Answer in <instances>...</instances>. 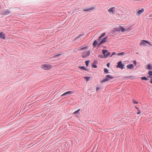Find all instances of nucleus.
Wrapping results in <instances>:
<instances>
[{
    "label": "nucleus",
    "instance_id": "20e7f679",
    "mask_svg": "<svg viewBox=\"0 0 152 152\" xmlns=\"http://www.w3.org/2000/svg\"><path fill=\"white\" fill-rule=\"evenodd\" d=\"M88 46L86 45H84L78 48V50L80 51L84 50H87L88 49Z\"/></svg>",
    "mask_w": 152,
    "mask_h": 152
},
{
    "label": "nucleus",
    "instance_id": "4c0bfd02",
    "mask_svg": "<svg viewBox=\"0 0 152 152\" xmlns=\"http://www.w3.org/2000/svg\"><path fill=\"white\" fill-rule=\"evenodd\" d=\"M133 62L134 64V65H136V61L135 60H134V61H133Z\"/></svg>",
    "mask_w": 152,
    "mask_h": 152
},
{
    "label": "nucleus",
    "instance_id": "423d86ee",
    "mask_svg": "<svg viewBox=\"0 0 152 152\" xmlns=\"http://www.w3.org/2000/svg\"><path fill=\"white\" fill-rule=\"evenodd\" d=\"M108 11L109 13L114 14L115 12V8L114 7H111L108 10Z\"/></svg>",
    "mask_w": 152,
    "mask_h": 152
},
{
    "label": "nucleus",
    "instance_id": "c85d7f7f",
    "mask_svg": "<svg viewBox=\"0 0 152 152\" xmlns=\"http://www.w3.org/2000/svg\"><path fill=\"white\" fill-rule=\"evenodd\" d=\"M84 78L85 79H86V80H87V81H88L89 80V77H84Z\"/></svg>",
    "mask_w": 152,
    "mask_h": 152
},
{
    "label": "nucleus",
    "instance_id": "c03bdc74",
    "mask_svg": "<svg viewBox=\"0 0 152 152\" xmlns=\"http://www.w3.org/2000/svg\"><path fill=\"white\" fill-rule=\"evenodd\" d=\"M76 113V111H75L74 112V113Z\"/></svg>",
    "mask_w": 152,
    "mask_h": 152
},
{
    "label": "nucleus",
    "instance_id": "72a5a7b5",
    "mask_svg": "<svg viewBox=\"0 0 152 152\" xmlns=\"http://www.w3.org/2000/svg\"><path fill=\"white\" fill-rule=\"evenodd\" d=\"M92 66V67L94 68H96L97 67V66L96 65L93 64Z\"/></svg>",
    "mask_w": 152,
    "mask_h": 152
},
{
    "label": "nucleus",
    "instance_id": "9d476101",
    "mask_svg": "<svg viewBox=\"0 0 152 152\" xmlns=\"http://www.w3.org/2000/svg\"><path fill=\"white\" fill-rule=\"evenodd\" d=\"M0 38L3 39H5V36L3 32H0Z\"/></svg>",
    "mask_w": 152,
    "mask_h": 152
},
{
    "label": "nucleus",
    "instance_id": "ddd939ff",
    "mask_svg": "<svg viewBox=\"0 0 152 152\" xmlns=\"http://www.w3.org/2000/svg\"><path fill=\"white\" fill-rule=\"evenodd\" d=\"M105 33H103L99 37V38L97 39V40L98 41H99L102 38L104 37L105 36Z\"/></svg>",
    "mask_w": 152,
    "mask_h": 152
},
{
    "label": "nucleus",
    "instance_id": "4468645a",
    "mask_svg": "<svg viewBox=\"0 0 152 152\" xmlns=\"http://www.w3.org/2000/svg\"><path fill=\"white\" fill-rule=\"evenodd\" d=\"M105 33H103L99 37V38L97 39V40L98 41H99L102 38L104 37L105 36Z\"/></svg>",
    "mask_w": 152,
    "mask_h": 152
},
{
    "label": "nucleus",
    "instance_id": "f03ea898",
    "mask_svg": "<svg viewBox=\"0 0 152 152\" xmlns=\"http://www.w3.org/2000/svg\"><path fill=\"white\" fill-rule=\"evenodd\" d=\"M102 53L104 55V58H106L108 57L110 54V53L107 50L103 49L102 51Z\"/></svg>",
    "mask_w": 152,
    "mask_h": 152
},
{
    "label": "nucleus",
    "instance_id": "f8f14e48",
    "mask_svg": "<svg viewBox=\"0 0 152 152\" xmlns=\"http://www.w3.org/2000/svg\"><path fill=\"white\" fill-rule=\"evenodd\" d=\"M126 67L128 69H132L134 68V65L133 64H131L127 65Z\"/></svg>",
    "mask_w": 152,
    "mask_h": 152
},
{
    "label": "nucleus",
    "instance_id": "6ab92c4d",
    "mask_svg": "<svg viewBox=\"0 0 152 152\" xmlns=\"http://www.w3.org/2000/svg\"><path fill=\"white\" fill-rule=\"evenodd\" d=\"M132 103L134 104H137L138 103V102L136 101L134 99H133L132 100Z\"/></svg>",
    "mask_w": 152,
    "mask_h": 152
},
{
    "label": "nucleus",
    "instance_id": "f3484780",
    "mask_svg": "<svg viewBox=\"0 0 152 152\" xmlns=\"http://www.w3.org/2000/svg\"><path fill=\"white\" fill-rule=\"evenodd\" d=\"M97 41L95 40L94 41V42L93 44V45L94 47H95L97 44Z\"/></svg>",
    "mask_w": 152,
    "mask_h": 152
},
{
    "label": "nucleus",
    "instance_id": "39448f33",
    "mask_svg": "<svg viewBox=\"0 0 152 152\" xmlns=\"http://www.w3.org/2000/svg\"><path fill=\"white\" fill-rule=\"evenodd\" d=\"M90 51H87L84 53L82 55V57L83 58H86L88 56L90 55Z\"/></svg>",
    "mask_w": 152,
    "mask_h": 152
},
{
    "label": "nucleus",
    "instance_id": "5701e85b",
    "mask_svg": "<svg viewBox=\"0 0 152 152\" xmlns=\"http://www.w3.org/2000/svg\"><path fill=\"white\" fill-rule=\"evenodd\" d=\"M86 64L87 66H88L89 65V61H85Z\"/></svg>",
    "mask_w": 152,
    "mask_h": 152
},
{
    "label": "nucleus",
    "instance_id": "2f4dec72",
    "mask_svg": "<svg viewBox=\"0 0 152 152\" xmlns=\"http://www.w3.org/2000/svg\"><path fill=\"white\" fill-rule=\"evenodd\" d=\"M148 74L150 75H152V71H149Z\"/></svg>",
    "mask_w": 152,
    "mask_h": 152
},
{
    "label": "nucleus",
    "instance_id": "cd10ccee",
    "mask_svg": "<svg viewBox=\"0 0 152 152\" xmlns=\"http://www.w3.org/2000/svg\"><path fill=\"white\" fill-rule=\"evenodd\" d=\"M124 54V52H122L121 53H118L117 55L118 56H120V55H123Z\"/></svg>",
    "mask_w": 152,
    "mask_h": 152
},
{
    "label": "nucleus",
    "instance_id": "aec40b11",
    "mask_svg": "<svg viewBox=\"0 0 152 152\" xmlns=\"http://www.w3.org/2000/svg\"><path fill=\"white\" fill-rule=\"evenodd\" d=\"M61 54H58V53H56L55 56H54V57L56 58L57 57L60 56Z\"/></svg>",
    "mask_w": 152,
    "mask_h": 152
},
{
    "label": "nucleus",
    "instance_id": "0eeeda50",
    "mask_svg": "<svg viewBox=\"0 0 152 152\" xmlns=\"http://www.w3.org/2000/svg\"><path fill=\"white\" fill-rule=\"evenodd\" d=\"M124 65L123 64L121 61H120L118 63V64L117 66V67L121 69L124 68L123 66Z\"/></svg>",
    "mask_w": 152,
    "mask_h": 152
},
{
    "label": "nucleus",
    "instance_id": "f257e3e1",
    "mask_svg": "<svg viewBox=\"0 0 152 152\" xmlns=\"http://www.w3.org/2000/svg\"><path fill=\"white\" fill-rule=\"evenodd\" d=\"M52 67V66L48 64H44L41 66V68L45 70H49L51 69Z\"/></svg>",
    "mask_w": 152,
    "mask_h": 152
},
{
    "label": "nucleus",
    "instance_id": "4be33fe9",
    "mask_svg": "<svg viewBox=\"0 0 152 152\" xmlns=\"http://www.w3.org/2000/svg\"><path fill=\"white\" fill-rule=\"evenodd\" d=\"M142 41L144 42H145L147 43L150 46H152V45L149 42H148V41H146V40H143V41Z\"/></svg>",
    "mask_w": 152,
    "mask_h": 152
},
{
    "label": "nucleus",
    "instance_id": "412c9836",
    "mask_svg": "<svg viewBox=\"0 0 152 152\" xmlns=\"http://www.w3.org/2000/svg\"><path fill=\"white\" fill-rule=\"evenodd\" d=\"M120 31H121L122 32H123L124 31L125 29L124 28L122 27H120Z\"/></svg>",
    "mask_w": 152,
    "mask_h": 152
},
{
    "label": "nucleus",
    "instance_id": "a211bd4d",
    "mask_svg": "<svg viewBox=\"0 0 152 152\" xmlns=\"http://www.w3.org/2000/svg\"><path fill=\"white\" fill-rule=\"evenodd\" d=\"M80 110V109H79L77 110V117H80V116H79L78 114H79V111Z\"/></svg>",
    "mask_w": 152,
    "mask_h": 152
},
{
    "label": "nucleus",
    "instance_id": "ea45409f",
    "mask_svg": "<svg viewBox=\"0 0 152 152\" xmlns=\"http://www.w3.org/2000/svg\"><path fill=\"white\" fill-rule=\"evenodd\" d=\"M135 108H136V109H137V110H138V109H139V108H138V107H136V106H135Z\"/></svg>",
    "mask_w": 152,
    "mask_h": 152
},
{
    "label": "nucleus",
    "instance_id": "bb28decb",
    "mask_svg": "<svg viewBox=\"0 0 152 152\" xmlns=\"http://www.w3.org/2000/svg\"><path fill=\"white\" fill-rule=\"evenodd\" d=\"M79 67L81 69L87 70V69H85V68L84 67V66H80V67Z\"/></svg>",
    "mask_w": 152,
    "mask_h": 152
},
{
    "label": "nucleus",
    "instance_id": "6e6552de",
    "mask_svg": "<svg viewBox=\"0 0 152 152\" xmlns=\"http://www.w3.org/2000/svg\"><path fill=\"white\" fill-rule=\"evenodd\" d=\"M107 37H106L104 38L100 42V43L99 44V46H100L102 44L105 42L107 40Z\"/></svg>",
    "mask_w": 152,
    "mask_h": 152
},
{
    "label": "nucleus",
    "instance_id": "f704fd0d",
    "mask_svg": "<svg viewBox=\"0 0 152 152\" xmlns=\"http://www.w3.org/2000/svg\"><path fill=\"white\" fill-rule=\"evenodd\" d=\"M116 54V53L115 52H113L112 54V55L111 56H110V57H112V56H113V55H115V54Z\"/></svg>",
    "mask_w": 152,
    "mask_h": 152
},
{
    "label": "nucleus",
    "instance_id": "c756f323",
    "mask_svg": "<svg viewBox=\"0 0 152 152\" xmlns=\"http://www.w3.org/2000/svg\"><path fill=\"white\" fill-rule=\"evenodd\" d=\"M143 42H144L143 41V42H141L140 44V45L144 46L145 45V43Z\"/></svg>",
    "mask_w": 152,
    "mask_h": 152
},
{
    "label": "nucleus",
    "instance_id": "473e14b6",
    "mask_svg": "<svg viewBox=\"0 0 152 152\" xmlns=\"http://www.w3.org/2000/svg\"><path fill=\"white\" fill-rule=\"evenodd\" d=\"M151 65H148L147 66V68H148L149 69H150L151 68Z\"/></svg>",
    "mask_w": 152,
    "mask_h": 152
},
{
    "label": "nucleus",
    "instance_id": "b1692460",
    "mask_svg": "<svg viewBox=\"0 0 152 152\" xmlns=\"http://www.w3.org/2000/svg\"><path fill=\"white\" fill-rule=\"evenodd\" d=\"M141 79L142 80H147V79L146 77H141Z\"/></svg>",
    "mask_w": 152,
    "mask_h": 152
},
{
    "label": "nucleus",
    "instance_id": "37998d69",
    "mask_svg": "<svg viewBox=\"0 0 152 152\" xmlns=\"http://www.w3.org/2000/svg\"><path fill=\"white\" fill-rule=\"evenodd\" d=\"M150 82L152 84V80L150 81Z\"/></svg>",
    "mask_w": 152,
    "mask_h": 152
},
{
    "label": "nucleus",
    "instance_id": "2eb2a0df",
    "mask_svg": "<svg viewBox=\"0 0 152 152\" xmlns=\"http://www.w3.org/2000/svg\"><path fill=\"white\" fill-rule=\"evenodd\" d=\"M73 93V92L72 91H68L63 94L62 95H66L68 94H72Z\"/></svg>",
    "mask_w": 152,
    "mask_h": 152
},
{
    "label": "nucleus",
    "instance_id": "e433bc0d",
    "mask_svg": "<svg viewBox=\"0 0 152 152\" xmlns=\"http://www.w3.org/2000/svg\"><path fill=\"white\" fill-rule=\"evenodd\" d=\"M99 56L101 58H103V56L102 55H99Z\"/></svg>",
    "mask_w": 152,
    "mask_h": 152
},
{
    "label": "nucleus",
    "instance_id": "58836bf2",
    "mask_svg": "<svg viewBox=\"0 0 152 152\" xmlns=\"http://www.w3.org/2000/svg\"><path fill=\"white\" fill-rule=\"evenodd\" d=\"M110 64L109 63H107V66L109 67V66H110Z\"/></svg>",
    "mask_w": 152,
    "mask_h": 152
},
{
    "label": "nucleus",
    "instance_id": "1a4fd4ad",
    "mask_svg": "<svg viewBox=\"0 0 152 152\" xmlns=\"http://www.w3.org/2000/svg\"><path fill=\"white\" fill-rule=\"evenodd\" d=\"M84 34H81L79 35L77 37V39H78L79 38H80V39L83 41L84 39Z\"/></svg>",
    "mask_w": 152,
    "mask_h": 152
},
{
    "label": "nucleus",
    "instance_id": "a19ab883",
    "mask_svg": "<svg viewBox=\"0 0 152 152\" xmlns=\"http://www.w3.org/2000/svg\"><path fill=\"white\" fill-rule=\"evenodd\" d=\"M82 140V141H83V139H80V141H81V140Z\"/></svg>",
    "mask_w": 152,
    "mask_h": 152
},
{
    "label": "nucleus",
    "instance_id": "dca6fc26",
    "mask_svg": "<svg viewBox=\"0 0 152 152\" xmlns=\"http://www.w3.org/2000/svg\"><path fill=\"white\" fill-rule=\"evenodd\" d=\"M94 7H91L90 8H87V9H85L83 10L85 11H88L90 10H91L94 9Z\"/></svg>",
    "mask_w": 152,
    "mask_h": 152
},
{
    "label": "nucleus",
    "instance_id": "79ce46f5",
    "mask_svg": "<svg viewBox=\"0 0 152 152\" xmlns=\"http://www.w3.org/2000/svg\"><path fill=\"white\" fill-rule=\"evenodd\" d=\"M94 149H93V150L91 151V152H93V151H94Z\"/></svg>",
    "mask_w": 152,
    "mask_h": 152
},
{
    "label": "nucleus",
    "instance_id": "393cba45",
    "mask_svg": "<svg viewBox=\"0 0 152 152\" xmlns=\"http://www.w3.org/2000/svg\"><path fill=\"white\" fill-rule=\"evenodd\" d=\"M141 113V110L139 109L137 110V113L138 115L140 114Z\"/></svg>",
    "mask_w": 152,
    "mask_h": 152
},
{
    "label": "nucleus",
    "instance_id": "a878e982",
    "mask_svg": "<svg viewBox=\"0 0 152 152\" xmlns=\"http://www.w3.org/2000/svg\"><path fill=\"white\" fill-rule=\"evenodd\" d=\"M104 72L106 73H108V70L106 69H104Z\"/></svg>",
    "mask_w": 152,
    "mask_h": 152
},
{
    "label": "nucleus",
    "instance_id": "9b49d317",
    "mask_svg": "<svg viewBox=\"0 0 152 152\" xmlns=\"http://www.w3.org/2000/svg\"><path fill=\"white\" fill-rule=\"evenodd\" d=\"M144 11V10L143 9H142L141 10H140L139 11H138L137 13V14L138 15H140Z\"/></svg>",
    "mask_w": 152,
    "mask_h": 152
},
{
    "label": "nucleus",
    "instance_id": "c9c22d12",
    "mask_svg": "<svg viewBox=\"0 0 152 152\" xmlns=\"http://www.w3.org/2000/svg\"><path fill=\"white\" fill-rule=\"evenodd\" d=\"M100 87H97L96 88V91H97L100 89Z\"/></svg>",
    "mask_w": 152,
    "mask_h": 152
},
{
    "label": "nucleus",
    "instance_id": "7ed1b4c3",
    "mask_svg": "<svg viewBox=\"0 0 152 152\" xmlns=\"http://www.w3.org/2000/svg\"><path fill=\"white\" fill-rule=\"evenodd\" d=\"M113 77L110 75H107L105 77V78L102 81V82H106L109 80V79H113Z\"/></svg>",
    "mask_w": 152,
    "mask_h": 152
},
{
    "label": "nucleus",
    "instance_id": "7c9ffc66",
    "mask_svg": "<svg viewBox=\"0 0 152 152\" xmlns=\"http://www.w3.org/2000/svg\"><path fill=\"white\" fill-rule=\"evenodd\" d=\"M4 13L5 15H7L8 14H9L10 13V12L9 11H7V12H5Z\"/></svg>",
    "mask_w": 152,
    "mask_h": 152
}]
</instances>
